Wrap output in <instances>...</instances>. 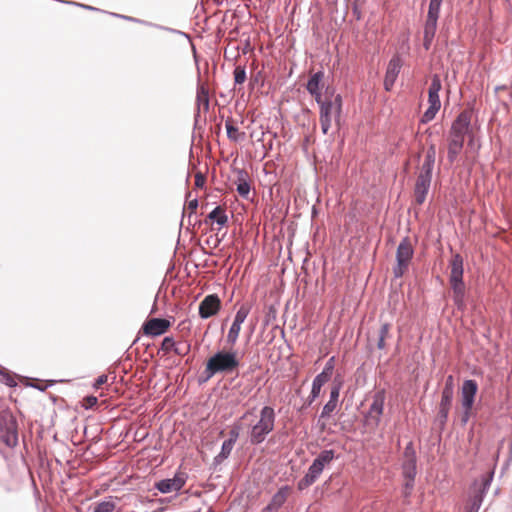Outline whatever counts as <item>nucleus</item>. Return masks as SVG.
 Here are the masks:
<instances>
[{
    "mask_svg": "<svg viewBox=\"0 0 512 512\" xmlns=\"http://www.w3.org/2000/svg\"><path fill=\"white\" fill-rule=\"evenodd\" d=\"M488 485H489V480L486 479L485 482H484V490L487 488Z\"/></svg>",
    "mask_w": 512,
    "mask_h": 512,
    "instance_id": "obj_49",
    "label": "nucleus"
},
{
    "mask_svg": "<svg viewBox=\"0 0 512 512\" xmlns=\"http://www.w3.org/2000/svg\"><path fill=\"white\" fill-rule=\"evenodd\" d=\"M385 392L384 390L377 391L372 399V403L368 412L365 415V424L372 429L376 428L379 423L384 410Z\"/></svg>",
    "mask_w": 512,
    "mask_h": 512,
    "instance_id": "obj_9",
    "label": "nucleus"
},
{
    "mask_svg": "<svg viewBox=\"0 0 512 512\" xmlns=\"http://www.w3.org/2000/svg\"><path fill=\"white\" fill-rule=\"evenodd\" d=\"M235 84H243L246 81V70L244 66H236L233 72Z\"/></svg>",
    "mask_w": 512,
    "mask_h": 512,
    "instance_id": "obj_33",
    "label": "nucleus"
},
{
    "mask_svg": "<svg viewBox=\"0 0 512 512\" xmlns=\"http://www.w3.org/2000/svg\"><path fill=\"white\" fill-rule=\"evenodd\" d=\"M108 381V376L103 374V375H100L96 381H95V384H94V387L96 389H99L102 385H104L105 383H107Z\"/></svg>",
    "mask_w": 512,
    "mask_h": 512,
    "instance_id": "obj_42",
    "label": "nucleus"
},
{
    "mask_svg": "<svg viewBox=\"0 0 512 512\" xmlns=\"http://www.w3.org/2000/svg\"><path fill=\"white\" fill-rule=\"evenodd\" d=\"M209 220L216 222L220 227L225 226L228 223V216L226 214L225 206H217L214 208L206 218V222Z\"/></svg>",
    "mask_w": 512,
    "mask_h": 512,
    "instance_id": "obj_24",
    "label": "nucleus"
},
{
    "mask_svg": "<svg viewBox=\"0 0 512 512\" xmlns=\"http://www.w3.org/2000/svg\"><path fill=\"white\" fill-rule=\"evenodd\" d=\"M240 331H241V325L233 322L228 331V334H227V342L231 346H234L236 344L239 334H240Z\"/></svg>",
    "mask_w": 512,
    "mask_h": 512,
    "instance_id": "obj_29",
    "label": "nucleus"
},
{
    "mask_svg": "<svg viewBox=\"0 0 512 512\" xmlns=\"http://www.w3.org/2000/svg\"><path fill=\"white\" fill-rule=\"evenodd\" d=\"M402 62L399 56H394L388 63L385 78L384 87L387 91H390L400 73Z\"/></svg>",
    "mask_w": 512,
    "mask_h": 512,
    "instance_id": "obj_13",
    "label": "nucleus"
},
{
    "mask_svg": "<svg viewBox=\"0 0 512 512\" xmlns=\"http://www.w3.org/2000/svg\"><path fill=\"white\" fill-rule=\"evenodd\" d=\"M436 158V147L434 144H431L425 155L424 162L421 166L419 176H426L428 178H432V170L435 163Z\"/></svg>",
    "mask_w": 512,
    "mask_h": 512,
    "instance_id": "obj_20",
    "label": "nucleus"
},
{
    "mask_svg": "<svg viewBox=\"0 0 512 512\" xmlns=\"http://www.w3.org/2000/svg\"><path fill=\"white\" fill-rule=\"evenodd\" d=\"M389 331H390V324L389 323H384L381 325V328L379 330V338H378V342H377V347L379 349H384L386 344H385V340L386 338L388 337L389 335Z\"/></svg>",
    "mask_w": 512,
    "mask_h": 512,
    "instance_id": "obj_30",
    "label": "nucleus"
},
{
    "mask_svg": "<svg viewBox=\"0 0 512 512\" xmlns=\"http://www.w3.org/2000/svg\"><path fill=\"white\" fill-rule=\"evenodd\" d=\"M442 88L441 80L438 75H434L431 79L430 86L428 88V103L429 107L424 112L421 122L422 123H428L432 121L437 112L439 111L441 107V101L439 98V92Z\"/></svg>",
    "mask_w": 512,
    "mask_h": 512,
    "instance_id": "obj_7",
    "label": "nucleus"
},
{
    "mask_svg": "<svg viewBox=\"0 0 512 512\" xmlns=\"http://www.w3.org/2000/svg\"><path fill=\"white\" fill-rule=\"evenodd\" d=\"M334 457L335 454L333 450H324L317 456V458L314 459V462L324 469L325 466L334 459Z\"/></svg>",
    "mask_w": 512,
    "mask_h": 512,
    "instance_id": "obj_27",
    "label": "nucleus"
},
{
    "mask_svg": "<svg viewBox=\"0 0 512 512\" xmlns=\"http://www.w3.org/2000/svg\"><path fill=\"white\" fill-rule=\"evenodd\" d=\"M323 468L313 461L306 475L298 482V489L304 490L312 485L322 473Z\"/></svg>",
    "mask_w": 512,
    "mask_h": 512,
    "instance_id": "obj_18",
    "label": "nucleus"
},
{
    "mask_svg": "<svg viewBox=\"0 0 512 512\" xmlns=\"http://www.w3.org/2000/svg\"><path fill=\"white\" fill-rule=\"evenodd\" d=\"M442 1L443 0H430L428 12L439 15Z\"/></svg>",
    "mask_w": 512,
    "mask_h": 512,
    "instance_id": "obj_38",
    "label": "nucleus"
},
{
    "mask_svg": "<svg viewBox=\"0 0 512 512\" xmlns=\"http://www.w3.org/2000/svg\"><path fill=\"white\" fill-rule=\"evenodd\" d=\"M97 402H98L97 397H95V396H88V397H85L83 399V406L86 409H89V408L94 407L97 404Z\"/></svg>",
    "mask_w": 512,
    "mask_h": 512,
    "instance_id": "obj_41",
    "label": "nucleus"
},
{
    "mask_svg": "<svg viewBox=\"0 0 512 512\" xmlns=\"http://www.w3.org/2000/svg\"><path fill=\"white\" fill-rule=\"evenodd\" d=\"M197 207H198V200L197 199H192L188 202V205H187V210L189 211L190 214H193L196 212L197 210Z\"/></svg>",
    "mask_w": 512,
    "mask_h": 512,
    "instance_id": "obj_43",
    "label": "nucleus"
},
{
    "mask_svg": "<svg viewBox=\"0 0 512 512\" xmlns=\"http://www.w3.org/2000/svg\"><path fill=\"white\" fill-rule=\"evenodd\" d=\"M472 116L473 113L471 110H464L452 123L447 139V158L450 163L455 162L462 151L466 136L469 137V145L474 141V132L471 126Z\"/></svg>",
    "mask_w": 512,
    "mask_h": 512,
    "instance_id": "obj_1",
    "label": "nucleus"
},
{
    "mask_svg": "<svg viewBox=\"0 0 512 512\" xmlns=\"http://www.w3.org/2000/svg\"><path fill=\"white\" fill-rule=\"evenodd\" d=\"M454 393L443 392L441 394V401L439 404L438 420L441 425H445L448 414L452 405Z\"/></svg>",
    "mask_w": 512,
    "mask_h": 512,
    "instance_id": "obj_21",
    "label": "nucleus"
},
{
    "mask_svg": "<svg viewBox=\"0 0 512 512\" xmlns=\"http://www.w3.org/2000/svg\"><path fill=\"white\" fill-rule=\"evenodd\" d=\"M330 380V377L327 376V373L318 374L313 380L312 390L310 395L307 398L308 404H312L315 399L320 395L321 389L325 383Z\"/></svg>",
    "mask_w": 512,
    "mask_h": 512,
    "instance_id": "obj_22",
    "label": "nucleus"
},
{
    "mask_svg": "<svg viewBox=\"0 0 512 512\" xmlns=\"http://www.w3.org/2000/svg\"><path fill=\"white\" fill-rule=\"evenodd\" d=\"M287 498V489L279 490L272 498L271 506L279 508Z\"/></svg>",
    "mask_w": 512,
    "mask_h": 512,
    "instance_id": "obj_32",
    "label": "nucleus"
},
{
    "mask_svg": "<svg viewBox=\"0 0 512 512\" xmlns=\"http://www.w3.org/2000/svg\"><path fill=\"white\" fill-rule=\"evenodd\" d=\"M171 327V322L164 318L148 319L142 326V331L147 336H159L166 333Z\"/></svg>",
    "mask_w": 512,
    "mask_h": 512,
    "instance_id": "obj_10",
    "label": "nucleus"
},
{
    "mask_svg": "<svg viewBox=\"0 0 512 512\" xmlns=\"http://www.w3.org/2000/svg\"><path fill=\"white\" fill-rule=\"evenodd\" d=\"M237 352L219 351L210 357L205 366V373L208 378L218 373H231L239 367Z\"/></svg>",
    "mask_w": 512,
    "mask_h": 512,
    "instance_id": "obj_2",
    "label": "nucleus"
},
{
    "mask_svg": "<svg viewBox=\"0 0 512 512\" xmlns=\"http://www.w3.org/2000/svg\"><path fill=\"white\" fill-rule=\"evenodd\" d=\"M233 447H234L233 442H231L229 440L224 441L222 444L221 452L219 453L218 457L222 458V459H226L230 455Z\"/></svg>",
    "mask_w": 512,
    "mask_h": 512,
    "instance_id": "obj_35",
    "label": "nucleus"
},
{
    "mask_svg": "<svg viewBox=\"0 0 512 512\" xmlns=\"http://www.w3.org/2000/svg\"><path fill=\"white\" fill-rule=\"evenodd\" d=\"M115 509V503L112 501H103L96 505L94 512H112Z\"/></svg>",
    "mask_w": 512,
    "mask_h": 512,
    "instance_id": "obj_34",
    "label": "nucleus"
},
{
    "mask_svg": "<svg viewBox=\"0 0 512 512\" xmlns=\"http://www.w3.org/2000/svg\"><path fill=\"white\" fill-rule=\"evenodd\" d=\"M414 255V245L409 237H405L399 243L396 250V264L393 267L395 278L402 277L409 269Z\"/></svg>",
    "mask_w": 512,
    "mask_h": 512,
    "instance_id": "obj_6",
    "label": "nucleus"
},
{
    "mask_svg": "<svg viewBox=\"0 0 512 512\" xmlns=\"http://www.w3.org/2000/svg\"><path fill=\"white\" fill-rule=\"evenodd\" d=\"M36 387H37L38 389H40V390H44V389L46 388V386L42 387V386H38V385H37Z\"/></svg>",
    "mask_w": 512,
    "mask_h": 512,
    "instance_id": "obj_51",
    "label": "nucleus"
},
{
    "mask_svg": "<svg viewBox=\"0 0 512 512\" xmlns=\"http://www.w3.org/2000/svg\"><path fill=\"white\" fill-rule=\"evenodd\" d=\"M225 128H226V132H227V136H228L229 140L238 142L245 138V132L239 131L238 127L235 126L233 119L228 118L225 121Z\"/></svg>",
    "mask_w": 512,
    "mask_h": 512,
    "instance_id": "obj_25",
    "label": "nucleus"
},
{
    "mask_svg": "<svg viewBox=\"0 0 512 512\" xmlns=\"http://www.w3.org/2000/svg\"><path fill=\"white\" fill-rule=\"evenodd\" d=\"M249 313H250V307L247 305H242L236 312L233 322L242 325L244 323V321L246 320L247 316L249 315Z\"/></svg>",
    "mask_w": 512,
    "mask_h": 512,
    "instance_id": "obj_31",
    "label": "nucleus"
},
{
    "mask_svg": "<svg viewBox=\"0 0 512 512\" xmlns=\"http://www.w3.org/2000/svg\"><path fill=\"white\" fill-rule=\"evenodd\" d=\"M186 482V477L184 473H177L175 476L171 479H164L155 484V487L161 492V493H170V492H176L179 491Z\"/></svg>",
    "mask_w": 512,
    "mask_h": 512,
    "instance_id": "obj_12",
    "label": "nucleus"
},
{
    "mask_svg": "<svg viewBox=\"0 0 512 512\" xmlns=\"http://www.w3.org/2000/svg\"><path fill=\"white\" fill-rule=\"evenodd\" d=\"M251 412L250 411H247L243 416H242V419L246 418Z\"/></svg>",
    "mask_w": 512,
    "mask_h": 512,
    "instance_id": "obj_50",
    "label": "nucleus"
},
{
    "mask_svg": "<svg viewBox=\"0 0 512 512\" xmlns=\"http://www.w3.org/2000/svg\"><path fill=\"white\" fill-rule=\"evenodd\" d=\"M333 370H334V357H331L325 364V367L321 373H327V376L331 378Z\"/></svg>",
    "mask_w": 512,
    "mask_h": 512,
    "instance_id": "obj_40",
    "label": "nucleus"
},
{
    "mask_svg": "<svg viewBox=\"0 0 512 512\" xmlns=\"http://www.w3.org/2000/svg\"><path fill=\"white\" fill-rule=\"evenodd\" d=\"M175 345L176 343L172 337H165L162 341L161 349L164 352L168 353L174 349Z\"/></svg>",
    "mask_w": 512,
    "mask_h": 512,
    "instance_id": "obj_37",
    "label": "nucleus"
},
{
    "mask_svg": "<svg viewBox=\"0 0 512 512\" xmlns=\"http://www.w3.org/2000/svg\"><path fill=\"white\" fill-rule=\"evenodd\" d=\"M229 441L233 442L235 444L236 440L238 439V436H239V433L236 429H232L230 432H229Z\"/></svg>",
    "mask_w": 512,
    "mask_h": 512,
    "instance_id": "obj_46",
    "label": "nucleus"
},
{
    "mask_svg": "<svg viewBox=\"0 0 512 512\" xmlns=\"http://www.w3.org/2000/svg\"><path fill=\"white\" fill-rule=\"evenodd\" d=\"M323 78L324 73L322 71H318L310 77L306 85L308 92L315 98L316 102H320L322 99L321 88Z\"/></svg>",
    "mask_w": 512,
    "mask_h": 512,
    "instance_id": "obj_17",
    "label": "nucleus"
},
{
    "mask_svg": "<svg viewBox=\"0 0 512 512\" xmlns=\"http://www.w3.org/2000/svg\"><path fill=\"white\" fill-rule=\"evenodd\" d=\"M449 282L453 290V300L458 308L464 306L465 286L463 283V258L460 254H454L449 263Z\"/></svg>",
    "mask_w": 512,
    "mask_h": 512,
    "instance_id": "obj_4",
    "label": "nucleus"
},
{
    "mask_svg": "<svg viewBox=\"0 0 512 512\" xmlns=\"http://www.w3.org/2000/svg\"><path fill=\"white\" fill-rule=\"evenodd\" d=\"M478 502H479V503L477 504V509L479 508L480 503L482 502V499H481V498H479V499H478Z\"/></svg>",
    "mask_w": 512,
    "mask_h": 512,
    "instance_id": "obj_52",
    "label": "nucleus"
},
{
    "mask_svg": "<svg viewBox=\"0 0 512 512\" xmlns=\"http://www.w3.org/2000/svg\"><path fill=\"white\" fill-rule=\"evenodd\" d=\"M478 392V384L475 380H465L461 387V404L464 409L462 422L467 423Z\"/></svg>",
    "mask_w": 512,
    "mask_h": 512,
    "instance_id": "obj_8",
    "label": "nucleus"
},
{
    "mask_svg": "<svg viewBox=\"0 0 512 512\" xmlns=\"http://www.w3.org/2000/svg\"><path fill=\"white\" fill-rule=\"evenodd\" d=\"M320 107V125L323 134H327L332 126V121L339 122L342 112V97L337 94L332 97H325L317 102Z\"/></svg>",
    "mask_w": 512,
    "mask_h": 512,
    "instance_id": "obj_3",
    "label": "nucleus"
},
{
    "mask_svg": "<svg viewBox=\"0 0 512 512\" xmlns=\"http://www.w3.org/2000/svg\"><path fill=\"white\" fill-rule=\"evenodd\" d=\"M6 384L9 385V386H14L15 385V381H14L12 376L8 375L7 380H6Z\"/></svg>",
    "mask_w": 512,
    "mask_h": 512,
    "instance_id": "obj_47",
    "label": "nucleus"
},
{
    "mask_svg": "<svg viewBox=\"0 0 512 512\" xmlns=\"http://www.w3.org/2000/svg\"><path fill=\"white\" fill-rule=\"evenodd\" d=\"M221 308L220 298L216 294L207 295L199 304V316L202 319L216 315Z\"/></svg>",
    "mask_w": 512,
    "mask_h": 512,
    "instance_id": "obj_11",
    "label": "nucleus"
},
{
    "mask_svg": "<svg viewBox=\"0 0 512 512\" xmlns=\"http://www.w3.org/2000/svg\"><path fill=\"white\" fill-rule=\"evenodd\" d=\"M334 457L335 454L333 450H324L317 456V458L314 459V462L324 469L325 466L334 459Z\"/></svg>",
    "mask_w": 512,
    "mask_h": 512,
    "instance_id": "obj_28",
    "label": "nucleus"
},
{
    "mask_svg": "<svg viewBox=\"0 0 512 512\" xmlns=\"http://www.w3.org/2000/svg\"><path fill=\"white\" fill-rule=\"evenodd\" d=\"M123 18H125L127 20H130V21L139 22L138 19H135V18H132V17L123 16Z\"/></svg>",
    "mask_w": 512,
    "mask_h": 512,
    "instance_id": "obj_48",
    "label": "nucleus"
},
{
    "mask_svg": "<svg viewBox=\"0 0 512 512\" xmlns=\"http://www.w3.org/2000/svg\"><path fill=\"white\" fill-rule=\"evenodd\" d=\"M205 177L201 174V173H197L195 175V186L198 187V188H201L204 186L205 184Z\"/></svg>",
    "mask_w": 512,
    "mask_h": 512,
    "instance_id": "obj_44",
    "label": "nucleus"
},
{
    "mask_svg": "<svg viewBox=\"0 0 512 512\" xmlns=\"http://www.w3.org/2000/svg\"><path fill=\"white\" fill-rule=\"evenodd\" d=\"M439 15L434 13H427V19L424 25V37H423V47L425 50H429L434 39L436 29H437V21Z\"/></svg>",
    "mask_w": 512,
    "mask_h": 512,
    "instance_id": "obj_14",
    "label": "nucleus"
},
{
    "mask_svg": "<svg viewBox=\"0 0 512 512\" xmlns=\"http://www.w3.org/2000/svg\"><path fill=\"white\" fill-rule=\"evenodd\" d=\"M197 104L199 108L207 110L209 108L208 90L202 85L197 89Z\"/></svg>",
    "mask_w": 512,
    "mask_h": 512,
    "instance_id": "obj_26",
    "label": "nucleus"
},
{
    "mask_svg": "<svg viewBox=\"0 0 512 512\" xmlns=\"http://www.w3.org/2000/svg\"><path fill=\"white\" fill-rule=\"evenodd\" d=\"M340 394V386L335 385L330 391V399L323 407L321 417H329L330 414L335 410Z\"/></svg>",
    "mask_w": 512,
    "mask_h": 512,
    "instance_id": "obj_23",
    "label": "nucleus"
},
{
    "mask_svg": "<svg viewBox=\"0 0 512 512\" xmlns=\"http://www.w3.org/2000/svg\"><path fill=\"white\" fill-rule=\"evenodd\" d=\"M237 192L240 196L247 198L250 192V185L245 180H239Z\"/></svg>",
    "mask_w": 512,
    "mask_h": 512,
    "instance_id": "obj_36",
    "label": "nucleus"
},
{
    "mask_svg": "<svg viewBox=\"0 0 512 512\" xmlns=\"http://www.w3.org/2000/svg\"><path fill=\"white\" fill-rule=\"evenodd\" d=\"M188 350H189V346H187L185 348H182V347L177 346V345H175V347L173 349L174 353L177 354V355H180V356L185 355L188 352Z\"/></svg>",
    "mask_w": 512,
    "mask_h": 512,
    "instance_id": "obj_45",
    "label": "nucleus"
},
{
    "mask_svg": "<svg viewBox=\"0 0 512 512\" xmlns=\"http://www.w3.org/2000/svg\"><path fill=\"white\" fill-rule=\"evenodd\" d=\"M275 418V411L272 407L264 406L260 410L259 420L250 430V442L252 444L262 443L266 436L274 430Z\"/></svg>",
    "mask_w": 512,
    "mask_h": 512,
    "instance_id": "obj_5",
    "label": "nucleus"
},
{
    "mask_svg": "<svg viewBox=\"0 0 512 512\" xmlns=\"http://www.w3.org/2000/svg\"><path fill=\"white\" fill-rule=\"evenodd\" d=\"M430 183L431 178L418 175L414 188V197L417 204L421 205L424 203L426 195L430 188Z\"/></svg>",
    "mask_w": 512,
    "mask_h": 512,
    "instance_id": "obj_16",
    "label": "nucleus"
},
{
    "mask_svg": "<svg viewBox=\"0 0 512 512\" xmlns=\"http://www.w3.org/2000/svg\"><path fill=\"white\" fill-rule=\"evenodd\" d=\"M403 474L406 479L413 481L416 475V458L414 452L407 447L405 449V461L403 463Z\"/></svg>",
    "mask_w": 512,
    "mask_h": 512,
    "instance_id": "obj_19",
    "label": "nucleus"
},
{
    "mask_svg": "<svg viewBox=\"0 0 512 512\" xmlns=\"http://www.w3.org/2000/svg\"><path fill=\"white\" fill-rule=\"evenodd\" d=\"M442 391L448 392V393H454V378L452 375H449L446 378L445 386Z\"/></svg>",
    "mask_w": 512,
    "mask_h": 512,
    "instance_id": "obj_39",
    "label": "nucleus"
},
{
    "mask_svg": "<svg viewBox=\"0 0 512 512\" xmlns=\"http://www.w3.org/2000/svg\"><path fill=\"white\" fill-rule=\"evenodd\" d=\"M0 437L9 447H13L17 444L18 433L16 423L13 419L6 422L4 426L0 425Z\"/></svg>",
    "mask_w": 512,
    "mask_h": 512,
    "instance_id": "obj_15",
    "label": "nucleus"
}]
</instances>
